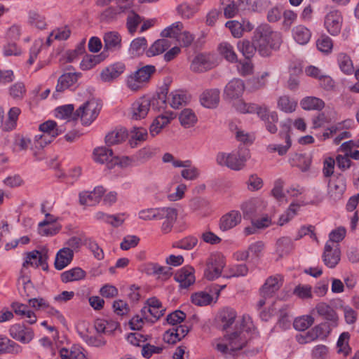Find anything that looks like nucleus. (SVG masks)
Wrapping results in <instances>:
<instances>
[{"label": "nucleus", "mask_w": 359, "mask_h": 359, "mask_svg": "<svg viewBox=\"0 0 359 359\" xmlns=\"http://www.w3.org/2000/svg\"><path fill=\"white\" fill-rule=\"evenodd\" d=\"M252 326L245 325L236 330H229L222 338L215 339L212 346L222 354H232L241 350L248 343Z\"/></svg>", "instance_id": "1"}, {"label": "nucleus", "mask_w": 359, "mask_h": 359, "mask_svg": "<svg viewBox=\"0 0 359 359\" xmlns=\"http://www.w3.org/2000/svg\"><path fill=\"white\" fill-rule=\"evenodd\" d=\"M252 41L262 56H269L272 50L279 48L282 42L279 32L271 29L268 24H260L255 29Z\"/></svg>", "instance_id": "2"}, {"label": "nucleus", "mask_w": 359, "mask_h": 359, "mask_svg": "<svg viewBox=\"0 0 359 359\" xmlns=\"http://www.w3.org/2000/svg\"><path fill=\"white\" fill-rule=\"evenodd\" d=\"M249 152L246 149H241L230 154L219 153L216 161L221 166H226L233 170H240L245 166Z\"/></svg>", "instance_id": "3"}, {"label": "nucleus", "mask_w": 359, "mask_h": 359, "mask_svg": "<svg viewBox=\"0 0 359 359\" xmlns=\"http://www.w3.org/2000/svg\"><path fill=\"white\" fill-rule=\"evenodd\" d=\"M219 325L223 331L236 330L245 325H252L249 316L236 318V312L231 309H225L219 314Z\"/></svg>", "instance_id": "4"}, {"label": "nucleus", "mask_w": 359, "mask_h": 359, "mask_svg": "<svg viewBox=\"0 0 359 359\" xmlns=\"http://www.w3.org/2000/svg\"><path fill=\"white\" fill-rule=\"evenodd\" d=\"M156 67L154 65H147L136 70L130 74L126 81L128 88L133 91L140 90L145 83L149 82L152 74L156 72Z\"/></svg>", "instance_id": "5"}, {"label": "nucleus", "mask_w": 359, "mask_h": 359, "mask_svg": "<svg viewBox=\"0 0 359 359\" xmlns=\"http://www.w3.org/2000/svg\"><path fill=\"white\" fill-rule=\"evenodd\" d=\"M101 109V104L98 100L91 99L83 103L74 112V116L81 119V123L88 126L95 120Z\"/></svg>", "instance_id": "6"}, {"label": "nucleus", "mask_w": 359, "mask_h": 359, "mask_svg": "<svg viewBox=\"0 0 359 359\" xmlns=\"http://www.w3.org/2000/svg\"><path fill=\"white\" fill-rule=\"evenodd\" d=\"M161 35L163 38L175 39L184 47L189 46L194 39L193 34L188 31H182V27L179 24L168 26L161 32Z\"/></svg>", "instance_id": "7"}, {"label": "nucleus", "mask_w": 359, "mask_h": 359, "mask_svg": "<svg viewBox=\"0 0 359 359\" xmlns=\"http://www.w3.org/2000/svg\"><path fill=\"white\" fill-rule=\"evenodd\" d=\"M226 265L224 257L221 254L212 255L208 259L204 272L205 277L209 280L219 278Z\"/></svg>", "instance_id": "8"}, {"label": "nucleus", "mask_w": 359, "mask_h": 359, "mask_svg": "<svg viewBox=\"0 0 359 359\" xmlns=\"http://www.w3.org/2000/svg\"><path fill=\"white\" fill-rule=\"evenodd\" d=\"M266 204L264 201L258 198L249 199L241 205L244 219H253L265 209Z\"/></svg>", "instance_id": "9"}, {"label": "nucleus", "mask_w": 359, "mask_h": 359, "mask_svg": "<svg viewBox=\"0 0 359 359\" xmlns=\"http://www.w3.org/2000/svg\"><path fill=\"white\" fill-rule=\"evenodd\" d=\"M330 331L331 327L327 323H321L304 334H298L297 340L299 344L309 343L318 338H325Z\"/></svg>", "instance_id": "10"}, {"label": "nucleus", "mask_w": 359, "mask_h": 359, "mask_svg": "<svg viewBox=\"0 0 359 359\" xmlns=\"http://www.w3.org/2000/svg\"><path fill=\"white\" fill-rule=\"evenodd\" d=\"M340 253L338 244L327 242L322 256L324 264L329 268L335 267L340 260Z\"/></svg>", "instance_id": "11"}, {"label": "nucleus", "mask_w": 359, "mask_h": 359, "mask_svg": "<svg viewBox=\"0 0 359 359\" xmlns=\"http://www.w3.org/2000/svg\"><path fill=\"white\" fill-rule=\"evenodd\" d=\"M346 188V184L344 176L341 174L336 175L334 179L330 180L328 183L330 197L335 201L341 199Z\"/></svg>", "instance_id": "12"}, {"label": "nucleus", "mask_w": 359, "mask_h": 359, "mask_svg": "<svg viewBox=\"0 0 359 359\" xmlns=\"http://www.w3.org/2000/svg\"><path fill=\"white\" fill-rule=\"evenodd\" d=\"M283 284V278L280 275L269 277L260 288L259 292L263 298H271L280 288Z\"/></svg>", "instance_id": "13"}, {"label": "nucleus", "mask_w": 359, "mask_h": 359, "mask_svg": "<svg viewBox=\"0 0 359 359\" xmlns=\"http://www.w3.org/2000/svg\"><path fill=\"white\" fill-rule=\"evenodd\" d=\"M9 334L13 339L23 344H28L30 342L34 336L32 328L20 324H15L12 325L10 327Z\"/></svg>", "instance_id": "14"}, {"label": "nucleus", "mask_w": 359, "mask_h": 359, "mask_svg": "<svg viewBox=\"0 0 359 359\" xmlns=\"http://www.w3.org/2000/svg\"><path fill=\"white\" fill-rule=\"evenodd\" d=\"M102 187H97L93 191H83L79 193V203L81 205L93 206L97 205L104 194Z\"/></svg>", "instance_id": "15"}, {"label": "nucleus", "mask_w": 359, "mask_h": 359, "mask_svg": "<svg viewBox=\"0 0 359 359\" xmlns=\"http://www.w3.org/2000/svg\"><path fill=\"white\" fill-rule=\"evenodd\" d=\"M316 310L318 314L327 321L325 323H327L331 330L338 325V316L330 306L320 302L316 305Z\"/></svg>", "instance_id": "16"}, {"label": "nucleus", "mask_w": 359, "mask_h": 359, "mask_svg": "<svg viewBox=\"0 0 359 359\" xmlns=\"http://www.w3.org/2000/svg\"><path fill=\"white\" fill-rule=\"evenodd\" d=\"M124 63L118 62L104 68L100 72V79L103 82L111 83L118 78L125 71Z\"/></svg>", "instance_id": "17"}, {"label": "nucleus", "mask_w": 359, "mask_h": 359, "mask_svg": "<svg viewBox=\"0 0 359 359\" xmlns=\"http://www.w3.org/2000/svg\"><path fill=\"white\" fill-rule=\"evenodd\" d=\"M245 90V84L243 80L234 79L231 80L224 90V97L226 100L238 99Z\"/></svg>", "instance_id": "18"}, {"label": "nucleus", "mask_w": 359, "mask_h": 359, "mask_svg": "<svg viewBox=\"0 0 359 359\" xmlns=\"http://www.w3.org/2000/svg\"><path fill=\"white\" fill-rule=\"evenodd\" d=\"M150 106L149 99L145 97L138 99L130 108L131 118L135 120L144 118L147 115Z\"/></svg>", "instance_id": "19"}, {"label": "nucleus", "mask_w": 359, "mask_h": 359, "mask_svg": "<svg viewBox=\"0 0 359 359\" xmlns=\"http://www.w3.org/2000/svg\"><path fill=\"white\" fill-rule=\"evenodd\" d=\"M241 215L238 210H231L224 215L219 221V229L223 231L229 230L241 222Z\"/></svg>", "instance_id": "20"}, {"label": "nucleus", "mask_w": 359, "mask_h": 359, "mask_svg": "<svg viewBox=\"0 0 359 359\" xmlns=\"http://www.w3.org/2000/svg\"><path fill=\"white\" fill-rule=\"evenodd\" d=\"M46 259L42 256L41 253L38 250H33L26 253L25 259L22 264L21 273H24L25 269L28 266L37 268L39 266L43 269H46Z\"/></svg>", "instance_id": "21"}, {"label": "nucleus", "mask_w": 359, "mask_h": 359, "mask_svg": "<svg viewBox=\"0 0 359 359\" xmlns=\"http://www.w3.org/2000/svg\"><path fill=\"white\" fill-rule=\"evenodd\" d=\"M175 280L179 283L181 287H189L195 282L194 269L191 266L183 267L175 273Z\"/></svg>", "instance_id": "22"}, {"label": "nucleus", "mask_w": 359, "mask_h": 359, "mask_svg": "<svg viewBox=\"0 0 359 359\" xmlns=\"http://www.w3.org/2000/svg\"><path fill=\"white\" fill-rule=\"evenodd\" d=\"M219 93L218 89L205 90L200 96L201 104L206 108H215L219 102Z\"/></svg>", "instance_id": "23"}, {"label": "nucleus", "mask_w": 359, "mask_h": 359, "mask_svg": "<svg viewBox=\"0 0 359 359\" xmlns=\"http://www.w3.org/2000/svg\"><path fill=\"white\" fill-rule=\"evenodd\" d=\"M73 250L69 248L60 249L55 257V267L57 270H62L69 264L73 259Z\"/></svg>", "instance_id": "24"}, {"label": "nucleus", "mask_w": 359, "mask_h": 359, "mask_svg": "<svg viewBox=\"0 0 359 359\" xmlns=\"http://www.w3.org/2000/svg\"><path fill=\"white\" fill-rule=\"evenodd\" d=\"M289 130L290 125L287 123H283L282 125V131L280 133V135L285 137L286 144H270L268 146V150L270 151H277L278 154L281 156L285 154L291 146L290 137L288 134Z\"/></svg>", "instance_id": "25"}, {"label": "nucleus", "mask_w": 359, "mask_h": 359, "mask_svg": "<svg viewBox=\"0 0 359 359\" xmlns=\"http://www.w3.org/2000/svg\"><path fill=\"white\" fill-rule=\"evenodd\" d=\"M53 140L48 135L43 133L35 136L33 145L30 148L33 151V154L36 156V159H42L43 158L40 150L43 149L44 147L50 144Z\"/></svg>", "instance_id": "26"}, {"label": "nucleus", "mask_w": 359, "mask_h": 359, "mask_svg": "<svg viewBox=\"0 0 359 359\" xmlns=\"http://www.w3.org/2000/svg\"><path fill=\"white\" fill-rule=\"evenodd\" d=\"M162 214V219H165L161 226V231L164 233L171 231L174 223L177 217V211L175 208L166 207Z\"/></svg>", "instance_id": "27"}, {"label": "nucleus", "mask_w": 359, "mask_h": 359, "mask_svg": "<svg viewBox=\"0 0 359 359\" xmlns=\"http://www.w3.org/2000/svg\"><path fill=\"white\" fill-rule=\"evenodd\" d=\"M292 36L294 41L300 45L306 44L311 36V32L309 28L302 24L295 25L292 29Z\"/></svg>", "instance_id": "28"}, {"label": "nucleus", "mask_w": 359, "mask_h": 359, "mask_svg": "<svg viewBox=\"0 0 359 359\" xmlns=\"http://www.w3.org/2000/svg\"><path fill=\"white\" fill-rule=\"evenodd\" d=\"M22 351V347L5 336H0V354H18Z\"/></svg>", "instance_id": "29"}, {"label": "nucleus", "mask_w": 359, "mask_h": 359, "mask_svg": "<svg viewBox=\"0 0 359 359\" xmlns=\"http://www.w3.org/2000/svg\"><path fill=\"white\" fill-rule=\"evenodd\" d=\"M166 207L150 208L141 210L138 212V218L144 221L161 220L162 214Z\"/></svg>", "instance_id": "30"}, {"label": "nucleus", "mask_w": 359, "mask_h": 359, "mask_svg": "<svg viewBox=\"0 0 359 359\" xmlns=\"http://www.w3.org/2000/svg\"><path fill=\"white\" fill-rule=\"evenodd\" d=\"M94 160L100 163H111L113 164L114 156L111 149L101 147L94 149L93 151Z\"/></svg>", "instance_id": "31"}, {"label": "nucleus", "mask_w": 359, "mask_h": 359, "mask_svg": "<svg viewBox=\"0 0 359 359\" xmlns=\"http://www.w3.org/2000/svg\"><path fill=\"white\" fill-rule=\"evenodd\" d=\"M79 74L74 72L65 73L60 76L56 86L57 92H62L77 81Z\"/></svg>", "instance_id": "32"}, {"label": "nucleus", "mask_w": 359, "mask_h": 359, "mask_svg": "<svg viewBox=\"0 0 359 359\" xmlns=\"http://www.w3.org/2000/svg\"><path fill=\"white\" fill-rule=\"evenodd\" d=\"M212 66L210 57L204 54L196 55L191 64L194 72H202L210 69Z\"/></svg>", "instance_id": "33"}, {"label": "nucleus", "mask_w": 359, "mask_h": 359, "mask_svg": "<svg viewBox=\"0 0 359 359\" xmlns=\"http://www.w3.org/2000/svg\"><path fill=\"white\" fill-rule=\"evenodd\" d=\"M39 130L41 133L48 135L55 139L57 135L62 133L65 129L62 126H57L54 121H47L39 126Z\"/></svg>", "instance_id": "34"}, {"label": "nucleus", "mask_w": 359, "mask_h": 359, "mask_svg": "<svg viewBox=\"0 0 359 359\" xmlns=\"http://www.w3.org/2000/svg\"><path fill=\"white\" fill-rule=\"evenodd\" d=\"M104 49L112 51L119 50L121 47V37L116 32H109L104 36Z\"/></svg>", "instance_id": "35"}, {"label": "nucleus", "mask_w": 359, "mask_h": 359, "mask_svg": "<svg viewBox=\"0 0 359 359\" xmlns=\"http://www.w3.org/2000/svg\"><path fill=\"white\" fill-rule=\"evenodd\" d=\"M84 349L79 345H74L69 350L63 348L60 351L62 359H87Z\"/></svg>", "instance_id": "36"}, {"label": "nucleus", "mask_w": 359, "mask_h": 359, "mask_svg": "<svg viewBox=\"0 0 359 359\" xmlns=\"http://www.w3.org/2000/svg\"><path fill=\"white\" fill-rule=\"evenodd\" d=\"M171 46L170 42L165 39L156 40L147 50L148 57H153L164 53Z\"/></svg>", "instance_id": "37"}, {"label": "nucleus", "mask_w": 359, "mask_h": 359, "mask_svg": "<svg viewBox=\"0 0 359 359\" xmlns=\"http://www.w3.org/2000/svg\"><path fill=\"white\" fill-rule=\"evenodd\" d=\"M73 104H66L58 107L55 109L56 118L61 120H66L67 122L76 121V116H74Z\"/></svg>", "instance_id": "38"}, {"label": "nucleus", "mask_w": 359, "mask_h": 359, "mask_svg": "<svg viewBox=\"0 0 359 359\" xmlns=\"http://www.w3.org/2000/svg\"><path fill=\"white\" fill-rule=\"evenodd\" d=\"M18 286L22 296L31 297L34 295L36 290L29 277L22 275L18 279Z\"/></svg>", "instance_id": "39"}, {"label": "nucleus", "mask_w": 359, "mask_h": 359, "mask_svg": "<svg viewBox=\"0 0 359 359\" xmlns=\"http://www.w3.org/2000/svg\"><path fill=\"white\" fill-rule=\"evenodd\" d=\"M300 105L305 110H321L325 102L316 97H306L302 100Z\"/></svg>", "instance_id": "40"}, {"label": "nucleus", "mask_w": 359, "mask_h": 359, "mask_svg": "<svg viewBox=\"0 0 359 359\" xmlns=\"http://www.w3.org/2000/svg\"><path fill=\"white\" fill-rule=\"evenodd\" d=\"M179 120L183 127L189 128L196 123L197 117L191 109H184L180 112Z\"/></svg>", "instance_id": "41"}, {"label": "nucleus", "mask_w": 359, "mask_h": 359, "mask_svg": "<svg viewBox=\"0 0 359 359\" xmlns=\"http://www.w3.org/2000/svg\"><path fill=\"white\" fill-rule=\"evenodd\" d=\"M126 137L127 133L124 128L116 129L106 135L105 142L108 145H114L122 142Z\"/></svg>", "instance_id": "42"}, {"label": "nucleus", "mask_w": 359, "mask_h": 359, "mask_svg": "<svg viewBox=\"0 0 359 359\" xmlns=\"http://www.w3.org/2000/svg\"><path fill=\"white\" fill-rule=\"evenodd\" d=\"M234 38H241L253 29L252 24H225Z\"/></svg>", "instance_id": "43"}, {"label": "nucleus", "mask_w": 359, "mask_h": 359, "mask_svg": "<svg viewBox=\"0 0 359 359\" xmlns=\"http://www.w3.org/2000/svg\"><path fill=\"white\" fill-rule=\"evenodd\" d=\"M86 273L81 268L76 267L66 271L61 274V280L64 283L76 281L83 279Z\"/></svg>", "instance_id": "44"}, {"label": "nucleus", "mask_w": 359, "mask_h": 359, "mask_svg": "<svg viewBox=\"0 0 359 359\" xmlns=\"http://www.w3.org/2000/svg\"><path fill=\"white\" fill-rule=\"evenodd\" d=\"M297 106V102L289 96L283 95L278 100V108L285 113L294 111Z\"/></svg>", "instance_id": "45"}, {"label": "nucleus", "mask_w": 359, "mask_h": 359, "mask_svg": "<svg viewBox=\"0 0 359 359\" xmlns=\"http://www.w3.org/2000/svg\"><path fill=\"white\" fill-rule=\"evenodd\" d=\"M172 118V116L160 115L157 116L150 126V133L152 136L158 135L162 128Z\"/></svg>", "instance_id": "46"}, {"label": "nucleus", "mask_w": 359, "mask_h": 359, "mask_svg": "<svg viewBox=\"0 0 359 359\" xmlns=\"http://www.w3.org/2000/svg\"><path fill=\"white\" fill-rule=\"evenodd\" d=\"M249 271L248 267L245 264H235L228 267L224 277L230 278L233 277L245 276Z\"/></svg>", "instance_id": "47"}, {"label": "nucleus", "mask_w": 359, "mask_h": 359, "mask_svg": "<svg viewBox=\"0 0 359 359\" xmlns=\"http://www.w3.org/2000/svg\"><path fill=\"white\" fill-rule=\"evenodd\" d=\"M219 53L227 61L230 62H237V55L233 50V47L228 42H222L218 47Z\"/></svg>", "instance_id": "48"}, {"label": "nucleus", "mask_w": 359, "mask_h": 359, "mask_svg": "<svg viewBox=\"0 0 359 359\" xmlns=\"http://www.w3.org/2000/svg\"><path fill=\"white\" fill-rule=\"evenodd\" d=\"M293 243L289 237H282L276 242V252L283 257L289 254L293 250Z\"/></svg>", "instance_id": "49"}, {"label": "nucleus", "mask_w": 359, "mask_h": 359, "mask_svg": "<svg viewBox=\"0 0 359 359\" xmlns=\"http://www.w3.org/2000/svg\"><path fill=\"white\" fill-rule=\"evenodd\" d=\"M147 137V131L144 128H134L130 132V145L136 147L139 142H143Z\"/></svg>", "instance_id": "50"}, {"label": "nucleus", "mask_w": 359, "mask_h": 359, "mask_svg": "<svg viewBox=\"0 0 359 359\" xmlns=\"http://www.w3.org/2000/svg\"><path fill=\"white\" fill-rule=\"evenodd\" d=\"M268 73H264L260 76L252 77L247 81V89L250 92H254L263 88L266 84V76Z\"/></svg>", "instance_id": "51"}, {"label": "nucleus", "mask_w": 359, "mask_h": 359, "mask_svg": "<svg viewBox=\"0 0 359 359\" xmlns=\"http://www.w3.org/2000/svg\"><path fill=\"white\" fill-rule=\"evenodd\" d=\"M338 63L341 70L346 74H351L353 71V65L351 57L346 53H341L337 57Z\"/></svg>", "instance_id": "52"}, {"label": "nucleus", "mask_w": 359, "mask_h": 359, "mask_svg": "<svg viewBox=\"0 0 359 359\" xmlns=\"http://www.w3.org/2000/svg\"><path fill=\"white\" fill-rule=\"evenodd\" d=\"M224 6V15L226 18H233L239 15L237 2L233 0H220Z\"/></svg>", "instance_id": "53"}, {"label": "nucleus", "mask_w": 359, "mask_h": 359, "mask_svg": "<svg viewBox=\"0 0 359 359\" xmlns=\"http://www.w3.org/2000/svg\"><path fill=\"white\" fill-rule=\"evenodd\" d=\"M191 99V96L184 92H175L172 94L170 106L172 108H179L187 104Z\"/></svg>", "instance_id": "54"}, {"label": "nucleus", "mask_w": 359, "mask_h": 359, "mask_svg": "<svg viewBox=\"0 0 359 359\" xmlns=\"http://www.w3.org/2000/svg\"><path fill=\"white\" fill-rule=\"evenodd\" d=\"M172 269L169 266H162L156 263H149L146 266V271L149 274L162 275L168 277L172 274Z\"/></svg>", "instance_id": "55"}, {"label": "nucleus", "mask_w": 359, "mask_h": 359, "mask_svg": "<svg viewBox=\"0 0 359 359\" xmlns=\"http://www.w3.org/2000/svg\"><path fill=\"white\" fill-rule=\"evenodd\" d=\"M163 308L143 307L141 312L144 319L151 321H156L164 314Z\"/></svg>", "instance_id": "56"}, {"label": "nucleus", "mask_w": 359, "mask_h": 359, "mask_svg": "<svg viewBox=\"0 0 359 359\" xmlns=\"http://www.w3.org/2000/svg\"><path fill=\"white\" fill-rule=\"evenodd\" d=\"M147 48V41L144 37L135 39L130 44V51L134 56L142 54Z\"/></svg>", "instance_id": "57"}, {"label": "nucleus", "mask_w": 359, "mask_h": 359, "mask_svg": "<svg viewBox=\"0 0 359 359\" xmlns=\"http://www.w3.org/2000/svg\"><path fill=\"white\" fill-rule=\"evenodd\" d=\"M300 205L296 203H292L287 210L280 215L279 220H278V224L280 226H283L285 224L290 222L297 214V212L298 209L299 208Z\"/></svg>", "instance_id": "58"}, {"label": "nucleus", "mask_w": 359, "mask_h": 359, "mask_svg": "<svg viewBox=\"0 0 359 359\" xmlns=\"http://www.w3.org/2000/svg\"><path fill=\"white\" fill-rule=\"evenodd\" d=\"M314 322V319L311 316H303L296 318L293 322V326L295 330L304 331L308 329Z\"/></svg>", "instance_id": "59"}, {"label": "nucleus", "mask_w": 359, "mask_h": 359, "mask_svg": "<svg viewBox=\"0 0 359 359\" xmlns=\"http://www.w3.org/2000/svg\"><path fill=\"white\" fill-rule=\"evenodd\" d=\"M239 50L243 53L245 58L252 57L257 48L255 44H252L249 41H243L238 43Z\"/></svg>", "instance_id": "60"}, {"label": "nucleus", "mask_w": 359, "mask_h": 359, "mask_svg": "<svg viewBox=\"0 0 359 359\" xmlns=\"http://www.w3.org/2000/svg\"><path fill=\"white\" fill-rule=\"evenodd\" d=\"M193 304L203 306L209 304L212 301V297L205 292H197L191 296Z\"/></svg>", "instance_id": "61"}, {"label": "nucleus", "mask_w": 359, "mask_h": 359, "mask_svg": "<svg viewBox=\"0 0 359 359\" xmlns=\"http://www.w3.org/2000/svg\"><path fill=\"white\" fill-rule=\"evenodd\" d=\"M20 114V109L18 107H12L9 110L8 114V120L4 125V130H11L15 128L16 125V121Z\"/></svg>", "instance_id": "62"}, {"label": "nucleus", "mask_w": 359, "mask_h": 359, "mask_svg": "<svg viewBox=\"0 0 359 359\" xmlns=\"http://www.w3.org/2000/svg\"><path fill=\"white\" fill-rule=\"evenodd\" d=\"M82 339L90 346L101 347L106 344V340L100 335L92 336L88 334H81Z\"/></svg>", "instance_id": "63"}, {"label": "nucleus", "mask_w": 359, "mask_h": 359, "mask_svg": "<svg viewBox=\"0 0 359 359\" xmlns=\"http://www.w3.org/2000/svg\"><path fill=\"white\" fill-rule=\"evenodd\" d=\"M197 243L198 239L196 237L189 236L177 242L173 246L177 248L189 250L193 249Z\"/></svg>", "instance_id": "64"}]
</instances>
